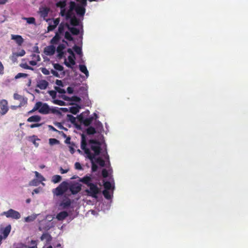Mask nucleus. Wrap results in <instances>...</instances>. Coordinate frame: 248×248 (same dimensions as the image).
Segmentation results:
<instances>
[{
  "instance_id": "1",
  "label": "nucleus",
  "mask_w": 248,
  "mask_h": 248,
  "mask_svg": "<svg viewBox=\"0 0 248 248\" xmlns=\"http://www.w3.org/2000/svg\"><path fill=\"white\" fill-rule=\"evenodd\" d=\"M79 182L82 183L89 187V189H86L85 191L88 195L94 198H97V194L100 192V189L96 184L92 183V177L90 175H86L78 180Z\"/></svg>"
},
{
  "instance_id": "2",
  "label": "nucleus",
  "mask_w": 248,
  "mask_h": 248,
  "mask_svg": "<svg viewBox=\"0 0 248 248\" xmlns=\"http://www.w3.org/2000/svg\"><path fill=\"white\" fill-rule=\"evenodd\" d=\"M87 142L85 139V136L82 134L81 136V148L84 151V153L87 155V157L91 160H93L94 159V155L91 153L90 149L86 147Z\"/></svg>"
},
{
  "instance_id": "3",
  "label": "nucleus",
  "mask_w": 248,
  "mask_h": 248,
  "mask_svg": "<svg viewBox=\"0 0 248 248\" xmlns=\"http://www.w3.org/2000/svg\"><path fill=\"white\" fill-rule=\"evenodd\" d=\"M89 143L91 144V150L94 152L93 155H94V156L99 155L102 150L100 142L95 140L92 139L89 140Z\"/></svg>"
},
{
  "instance_id": "4",
  "label": "nucleus",
  "mask_w": 248,
  "mask_h": 248,
  "mask_svg": "<svg viewBox=\"0 0 248 248\" xmlns=\"http://www.w3.org/2000/svg\"><path fill=\"white\" fill-rule=\"evenodd\" d=\"M68 189V183L64 181L53 190V193L56 196H61L66 192Z\"/></svg>"
},
{
  "instance_id": "5",
  "label": "nucleus",
  "mask_w": 248,
  "mask_h": 248,
  "mask_svg": "<svg viewBox=\"0 0 248 248\" xmlns=\"http://www.w3.org/2000/svg\"><path fill=\"white\" fill-rule=\"evenodd\" d=\"M39 102L41 104L39 107V108L38 109V111L40 113L43 114H47L50 112L54 113L57 112L56 109L54 108L51 109L46 103H43L42 102L40 101Z\"/></svg>"
},
{
  "instance_id": "6",
  "label": "nucleus",
  "mask_w": 248,
  "mask_h": 248,
  "mask_svg": "<svg viewBox=\"0 0 248 248\" xmlns=\"http://www.w3.org/2000/svg\"><path fill=\"white\" fill-rule=\"evenodd\" d=\"M2 215H4L7 218H11L16 220L21 217L20 214L18 211L12 209H10L7 211L3 212Z\"/></svg>"
},
{
  "instance_id": "7",
  "label": "nucleus",
  "mask_w": 248,
  "mask_h": 248,
  "mask_svg": "<svg viewBox=\"0 0 248 248\" xmlns=\"http://www.w3.org/2000/svg\"><path fill=\"white\" fill-rule=\"evenodd\" d=\"M77 119L80 123H82L85 126H89L93 121V117H90L89 118H85L83 114L81 113L77 116Z\"/></svg>"
},
{
  "instance_id": "8",
  "label": "nucleus",
  "mask_w": 248,
  "mask_h": 248,
  "mask_svg": "<svg viewBox=\"0 0 248 248\" xmlns=\"http://www.w3.org/2000/svg\"><path fill=\"white\" fill-rule=\"evenodd\" d=\"M69 189L72 194H76L81 190V185L78 183L72 184L69 186Z\"/></svg>"
},
{
  "instance_id": "9",
  "label": "nucleus",
  "mask_w": 248,
  "mask_h": 248,
  "mask_svg": "<svg viewBox=\"0 0 248 248\" xmlns=\"http://www.w3.org/2000/svg\"><path fill=\"white\" fill-rule=\"evenodd\" d=\"M0 114L2 115H5L8 111V102L5 99L0 100Z\"/></svg>"
},
{
  "instance_id": "10",
  "label": "nucleus",
  "mask_w": 248,
  "mask_h": 248,
  "mask_svg": "<svg viewBox=\"0 0 248 248\" xmlns=\"http://www.w3.org/2000/svg\"><path fill=\"white\" fill-rule=\"evenodd\" d=\"M11 230V226L9 224L5 228L0 229V235H2V239L6 238L9 234Z\"/></svg>"
},
{
  "instance_id": "11",
  "label": "nucleus",
  "mask_w": 248,
  "mask_h": 248,
  "mask_svg": "<svg viewBox=\"0 0 248 248\" xmlns=\"http://www.w3.org/2000/svg\"><path fill=\"white\" fill-rule=\"evenodd\" d=\"M60 21V18H57L49 22V25L47 27V31L49 32L54 30L59 24Z\"/></svg>"
},
{
  "instance_id": "12",
  "label": "nucleus",
  "mask_w": 248,
  "mask_h": 248,
  "mask_svg": "<svg viewBox=\"0 0 248 248\" xmlns=\"http://www.w3.org/2000/svg\"><path fill=\"white\" fill-rule=\"evenodd\" d=\"M85 7L84 6L78 4L75 11L78 16L82 17L84 16L86 12Z\"/></svg>"
},
{
  "instance_id": "13",
  "label": "nucleus",
  "mask_w": 248,
  "mask_h": 248,
  "mask_svg": "<svg viewBox=\"0 0 248 248\" xmlns=\"http://www.w3.org/2000/svg\"><path fill=\"white\" fill-rule=\"evenodd\" d=\"M11 39L15 40L18 46H21L24 42L23 38L19 35L12 34L11 35Z\"/></svg>"
},
{
  "instance_id": "14",
  "label": "nucleus",
  "mask_w": 248,
  "mask_h": 248,
  "mask_svg": "<svg viewBox=\"0 0 248 248\" xmlns=\"http://www.w3.org/2000/svg\"><path fill=\"white\" fill-rule=\"evenodd\" d=\"M48 85V83L46 80H39L37 84L36 87L41 90H45Z\"/></svg>"
},
{
  "instance_id": "15",
  "label": "nucleus",
  "mask_w": 248,
  "mask_h": 248,
  "mask_svg": "<svg viewBox=\"0 0 248 248\" xmlns=\"http://www.w3.org/2000/svg\"><path fill=\"white\" fill-rule=\"evenodd\" d=\"M69 26V24L67 23H64L62 22L60 24L58 27V31L56 33H59V34H63L64 31V30L65 28L68 29V27Z\"/></svg>"
},
{
  "instance_id": "16",
  "label": "nucleus",
  "mask_w": 248,
  "mask_h": 248,
  "mask_svg": "<svg viewBox=\"0 0 248 248\" xmlns=\"http://www.w3.org/2000/svg\"><path fill=\"white\" fill-rule=\"evenodd\" d=\"M75 56H69L68 57V59L69 62H68L66 61H65L64 63L68 67H72L71 65H75Z\"/></svg>"
},
{
  "instance_id": "17",
  "label": "nucleus",
  "mask_w": 248,
  "mask_h": 248,
  "mask_svg": "<svg viewBox=\"0 0 248 248\" xmlns=\"http://www.w3.org/2000/svg\"><path fill=\"white\" fill-rule=\"evenodd\" d=\"M68 216L66 211H62L58 213L56 216V218L58 220H63Z\"/></svg>"
},
{
  "instance_id": "18",
  "label": "nucleus",
  "mask_w": 248,
  "mask_h": 248,
  "mask_svg": "<svg viewBox=\"0 0 248 248\" xmlns=\"http://www.w3.org/2000/svg\"><path fill=\"white\" fill-rule=\"evenodd\" d=\"M65 48V46L63 44H60L57 48V51L58 53V57L62 58L63 55V49Z\"/></svg>"
},
{
  "instance_id": "19",
  "label": "nucleus",
  "mask_w": 248,
  "mask_h": 248,
  "mask_svg": "<svg viewBox=\"0 0 248 248\" xmlns=\"http://www.w3.org/2000/svg\"><path fill=\"white\" fill-rule=\"evenodd\" d=\"M45 51L47 55H52L55 52V47L53 46H50L45 48Z\"/></svg>"
},
{
  "instance_id": "20",
  "label": "nucleus",
  "mask_w": 248,
  "mask_h": 248,
  "mask_svg": "<svg viewBox=\"0 0 248 248\" xmlns=\"http://www.w3.org/2000/svg\"><path fill=\"white\" fill-rule=\"evenodd\" d=\"M41 117L39 115H33L31 117H30L27 119V122L31 123V122H39L41 121Z\"/></svg>"
},
{
  "instance_id": "21",
  "label": "nucleus",
  "mask_w": 248,
  "mask_h": 248,
  "mask_svg": "<svg viewBox=\"0 0 248 248\" xmlns=\"http://www.w3.org/2000/svg\"><path fill=\"white\" fill-rule=\"evenodd\" d=\"M61 38V37L60 36V34H59V33H55V35L52 38V39L51 40V43L52 44H57L58 42L60 41V39Z\"/></svg>"
},
{
  "instance_id": "22",
  "label": "nucleus",
  "mask_w": 248,
  "mask_h": 248,
  "mask_svg": "<svg viewBox=\"0 0 248 248\" xmlns=\"http://www.w3.org/2000/svg\"><path fill=\"white\" fill-rule=\"evenodd\" d=\"M66 4V1L65 0L60 1L56 3V6L58 7H60L62 9H63V10H62V11H61V13H62V16H63V13L65 11L64 8L65 7Z\"/></svg>"
},
{
  "instance_id": "23",
  "label": "nucleus",
  "mask_w": 248,
  "mask_h": 248,
  "mask_svg": "<svg viewBox=\"0 0 248 248\" xmlns=\"http://www.w3.org/2000/svg\"><path fill=\"white\" fill-rule=\"evenodd\" d=\"M70 24L73 26H78L79 25V20L74 15L73 17L70 20Z\"/></svg>"
},
{
  "instance_id": "24",
  "label": "nucleus",
  "mask_w": 248,
  "mask_h": 248,
  "mask_svg": "<svg viewBox=\"0 0 248 248\" xmlns=\"http://www.w3.org/2000/svg\"><path fill=\"white\" fill-rule=\"evenodd\" d=\"M67 121H70L72 124L75 125L77 127H78L77 124L76 118L71 114H67L66 116Z\"/></svg>"
},
{
  "instance_id": "25",
  "label": "nucleus",
  "mask_w": 248,
  "mask_h": 248,
  "mask_svg": "<svg viewBox=\"0 0 248 248\" xmlns=\"http://www.w3.org/2000/svg\"><path fill=\"white\" fill-rule=\"evenodd\" d=\"M29 140L32 142L34 146L37 147L39 144L36 142V140H40V139L37 138L35 135H33L29 137Z\"/></svg>"
},
{
  "instance_id": "26",
  "label": "nucleus",
  "mask_w": 248,
  "mask_h": 248,
  "mask_svg": "<svg viewBox=\"0 0 248 248\" xmlns=\"http://www.w3.org/2000/svg\"><path fill=\"white\" fill-rule=\"evenodd\" d=\"M68 29L73 35H77L79 33V30L76 28L71 27L69 25Z\"/></svg>"
},
{
  "instance_id": "27",
  "label": "nucleus",
  "mask_w": 248,
  "mask_h": 248,
  "mask_svg": "<svg viewBox=\"0 0 248 248\" xmlns=\"http://www.w3.org/2000/svg\"><path fill=\"white\" fill-rule=\"evenodd\" d=\"M80 71L83 73L87 77L89 75V72L85 65L80 64L79 66Z\"/></svg>"
},
{
  "instance_id": "28",
  "label": "nucleus",
  "mask_w": 248,
  "mask_h": 248,
  "mask_svg": "<svg viewBox=\"0 0 248 248\" xmlns=\"http://www.w3.org/2000/svg\"><path fill=\"white\" fill-rule=\"evenodd\" d=\"M37 217L36 215H32L31 216H29L27 217H26L24 218V220L26 222H30L34 221Z\"/></svg>"
},
{
  "instance_id": "29",
  "label": "nucleus",
  "mask_w": 248,
  "mask_h": 248,
  "mask_svg": "<svg viewBox=\"0 0 248 248\" xmlns=\"http://www.w3.org/2000/svg\"><path fill=\"white\" fill-rule=\"evenodd\" d=\"M42 241L46 239L47 241H49L51 239V235L48 233H44L40 237Z\"/></svg>"
},
{
  "instance_id": "30",
  "label": "nucleus",
  "mask_w": 248,
  "mask_h": 248,
  "mask_svg": "<svg viewBox=\"0 0 248 248\" xmlns=\"http://www.w3.org/2000/svg\"><path fill=\"white\" fill-rule=\"evenodd\" d=\"M79 108H80V107L78 106L71 107L70 108L69 110H70V112L71 113L75 115L79 112Z\"/></svg>"
},
{
  "instance_id": "31",
  "label": "nucleus",
  "mask_w": 248,
  "mask_h": 248,
  "mask_svg": "<svg viewBox=\"0 0 248 248\" xmlns=\"http://www.w3.org/2000/svg\"><path fill=\"white\" fill-rule=\"evenodd\" d=\"M95 129L93 126H90L86 129V133L88 135H93L96 133Z\"/></svg>"
},
{
  "instance_id": "32",
  "label": "nucleus",
  "mask_w": 248,
  "mask_h": 248,
  "mask_svg": "<svg viewBox=\"0 0 248 248\" xmlns=\"http://www.w3.org/2000/svg\"><path fill=\"white\" fill-rule=\"evenodd\" d=\"M26 52L24 49H22L20 52L17 53H13V57H15V59H16L18 57H22L25 54Z\"/></svg>"
},
{
  "instance_id": "33",
  "label": "nucleus",
  "mask_w": 248,
  "mask_h": 248,
  "mask_svg": "<svg viewBox=\"0 0 248 248\" xmlns=\"http://www.w3.org/2000/svg\"><path fill=\"white\" fill-rule=\"evenodd\" d=\"M23 19L25 20L29 24H34L35 23V19L33 17H24Z\"/></svg>"
},
{
  "instance_id": "34",
  "label": "nucleus",
  "mask_w": 248,
  "mask_h": 248,
  "mask_svg": "<svg viewBox=\"0 0 248 248\" xmlns=\"http://www.w3.org/2000/svg\"><path fill=\"white\" fill-rule=\"evenodd\" d=\"M62 180V177L59 175H55L52 177V181L54 183H57L61 181Z\"/></svg>"
},
{
  "instance_id": "35",
  "label": "nucleus",
  "mask_w": 248,
  "mask_h": 248,
  "mask_svg": "<svg viewBox=\"0 0 248 248\" xmlns=\"http://www.w3.org/2000/svg\"><path fill=\"white\" fill-rule=\"evenodd\" d=\"M71 202L69 199H67L65 201H63L61 205L64 208H67L71 205Z\"/></svg>"
},
{
  "instance_id": "36",
  "label": "nucleus",
  "mask_w": 248,
  "mask_h": 248,
  "mask_svg": "<svg viewBox=\"0 0 248 248\" xmlns=\"http://www.w3.org/2000/svg\"><path fill=\"white\" fill-rule=\"evenodd\" d=\"M34 173L35 174L36 177L38 179L40 182L45 181V178L38 172L35 171Z\"/></svg>"
},
{
  "instance_id": "37",
  "label": "nucleus",
  "mask_w": 248,
  "mask_h": 248,
  "mask_svg": "<svg viewBox=\"0 0 248 248\" xmlns=\"http://www.w3.org/2000/svg\"><path fill=\"white\" fill-rule=\"evenodd\" d=\"M64 38L66 40L72 41H73L74 39L73 37L71 36V34L68 31H66L64 33Z\"/></svg>"
},
{
  "instance_id": "38",
  "label": "nucleus",
  "mask_w": 248,
  "mask_h": 248,
  "mask_svg": "<svg viewBox=\"0 0 248 248\" xmlns=\"http://www.w3.org/2000/svg\"><path fill=\"white\" fill-rule=\"evenodd\" d=\"M41 104L40 102H37L32 109L28 112L29 114L33 113L36 110H37L39 108V107Z\"/></svg>"
},
{
  "instance_id": "39",
  "label": "nucleus",
  "mask_w": 248,
  "mask_h": 248,
  "mask_svg": "<svg viewBox=\"0 0 248 248\" xmlns=\"http://www.w3.org/2000/svg\"><path fill=\"white\" fill-rule=\"evenodd\" d=\"M53 103L59 106H65V102L63 101L58 100V99H54L53 100Z\"/></svg>"
},
{
  "instance_id": "40",
  "label": "nucleus",
  "mask_w": 248,
  "mask_h": 248,
  "mask_svg": "<svg viewBox=\"0 0 248 248\" xmlns=\"http://www.w3.org/2000/svg\"><path fill=\"white\" fill-rule=\"evenodd\" d=\"M96 162L101 167H104L105 165V161L101 157H98L96 159Z\"/></svg>"
},
{
  "instance_id": "41",
  "label": "nucleus",
  "mask_w": 248,
  "mask_h": 248,
  "mask_svg": "<svg viewBox=\"0 0 248 248\" xmlns=\"http://www.w3.org/2000/svg\"><path fill=\"white\" fill-rule=\"evenodd\" d=\"M103 194L106 199L109 200L111 199V195L108 190H104L103 191Z\"/></svg>"
},
{
  "instance_id": "42",
  "label": "nucleus",
  "mask_w": 248,
  "mask_h": 248,
  "mask_svg": "<svg viewBox=\"0 0 248 248\" xmlns=\"http://www.w3.org/2000/svg\"><path fill=\"white\" fill-rule=\"evenodd\" d=\"M54 68L55 70H58L59 71H62L63 70V67L62 65L60 64L59 63H54L53 64Z\"/></svg>"
},
{
  "instance_id": "43",
  "label": "nucleus",
  "mask_w": 248,
  "mask_h": 248,
  "mask_svg": "<svg viewBox=\"0 0 248 248\" xmlns=\"http://www.w3.org/2000/svg\"><path fill=\"white\" fill-rule=\"evenodd\" d=\"M73 49L74 51L78 54V55H81L82 54V49L81 48L78 46H77L75 45L73 47Z\"/></svg>"
},
{
  "instance_id": "44",
  "label": "nucleus",
  "mask_w": 248,
  "mask_h": 248,
  "mask_svg": "<svg viewBox=\"0 0 248 248\" xmlns=\"http://www.w3.org/2000/svg\"><path fill=\"white\" fill-rule=\"evenodd\" d=\"M78 4H77L74 1H71L70 2V6L69 10L70 11H73L74 10H76V7H77Z\"/></svg>"
},
{
  "instance_id": "45",
  "label": "nucleus",
  "mask_w": 248,
  "mask_h": 248,
  "mask_svg": "<svg viewBox=\"0 0 248 248\" xmlns=\"http://www.w3.org/2000/svg\"><path fill=\"white\" fill-rule=\"evenodd\" d=\"M49 9L47 8H43L41 11L42 16L44 17H46L47 16L48 13Z\"/></svg>"
},
{
  "instance_id": "46",
  "label": "nucleus",
  "mask_w": 248,
  "mask_h": 248,
  "mask_svg": "<svg viewBox=\"0 0 248 248\" xmlns=\"http://www.w3.org/2000/svg\"><path fill=\"white\" fill-rule=\"evenodd\" d=\"M59 140L56 139H53L51 138L49 140V143L51 145H53L54 144H58L59 143Z\"/></svg>"
},
{
  "instance_id": "47",
  "label": "nucleus",
  "mask_w": 248,
  "mask_h": 248,
  "mask_svg": "<svg viewBox=\"0 0 248 248\" xmlns=\"http://www.w3.org/2000/svg\"><path fill=\"white\" fill-rule=\"evenodd\" d=\"M20 66L24 69H28V70H33V68L32 67L29 66L26 63H21L20 64Z\"/></svg>"
},
{
  "instance_id": "48",
  "label": "nucleus",
  "mask_w": 248,
  "mask_h": 248,
  "mask_svg": "<svg viewBox=\"0 0 248 248\" xmlns=\"http://www.w3.org/2000/svg\"><path fill=\"white\" fill-rule=\"evenodd\" d=\"M104 186L105 188V190H109L111 187V183L109 181L105 182L104 183Z\"/></svg>"
},
{
  "instance_id": "49",
  "label": "nucleus",
  "mask_w": 248,
  "mask_h": 248,
  "mask_svg": "<svg viewBox=\"0 0 248 248\" xmlns=\"http://www.w3.org/2000/svg\"><path fill=\"white\" fill-rule=\"evenodd\" d=\"M75 144L73 142H72L71 144H70V146H69V151L72 154H73L75 152Z\"/></svg>"
},
{
  "instance_id": "50",
  "label": "nucleus",
  "mask_w": 248,
  "mask_h": 248,
  "mask_svg": "<svg viewBox=\"0 0 248 248\" xmlns=\"http://www.w3.org/2000/svg\"><path fill=\"white\" fill-rule=\"evenodd\" d=\"M28 76V74L25 73H18L16 76L15 78L17 79L20 78H26Z\"/></svg>"
},
{
  "instance_id": "51",
  "label": "nucleus",
  "mask_w": 248,
  "mask_h": 248,
  "mask_svg": "<svg viewBox=\"0 0 248 248\" xmlns=\"http://www.w3.org/2000/svg\"><path fill=\"white\" fill-rule=\"evenodd\" d=\"M31 57H32V59L33 60H36L38 62H39L41 60V58L40 57V56L38 54H32L31 55Z\"/></svg>"
},
{
  "instance_id": "52",
  "label": "nucleus",
  "mask_w": 248,
  "mask_h": 248,
  "mask_svg": "<svg viewBox=\"0 0 248 248\" xmlns=\"http://www.w3.org/2000/svg\"><path fill=\"white\" fill-rule=\"evenodd\" d=\"M40 70L42 73L45 75H48L50 73L49 71L45 67L40 68Z\"/></svg>"
},
{
  "instance_id": "53",
  "label": "nucleus",
  "mask_w": 248,
  "mask_h": 248,
  "mask_svg": "<svg viewBox=\"0 0 248 248\" xmlns=\"http://www.w3.org/2000/svg\"><path fill=\"white\" fill-rule=\"evenodd\" d=\"M72 12V11L68 10V12H67V13L66 14V18L67 19L70 20L71 19V18L73 17V16L74 15H73Z\"/></svg>"
},
{
  "instance_id": "54",
  "label": "nucleus",
  "mask_w": 248,
  "mask_h": 248,
  "mask_svg": "<svg viewBox=\"0 0 248 248\" xmlns=\"http://www.w3.org/2000/svg\"><path fill=\"white\" fill-rule=\"evenodd\" d=\"M55 90L60 93H65V91L64 89L61 88L59 87L55 86L54 87Z\"/></svg>"
},
{
  "instance_id": "55",
  "label": "nucleus",
  "mask_w": 248,
  "mask_h": 248,
  "mask_svg": "<svg viewBox=\"0 0 248 248\" xmlns=\"http://www.w3.org/2000/svg\"><path fill=\"white\" fill-rule=\"evenodd\" d=\"M92 161V170L93 172H95L97 170V169H98V166H97V165H96L93 162V160H91Z\"/></svg>"
},
{
  "instance_id": "56",
  "label": "nucleus",
  "mask_w": 248,
  "mask_h": 248,
  "mask_svg": "<svg viewBox=\"0 0 248 248\" xmlns=\"http://www.w3.org/2000/svg\"><path fill=\"white\" fill-rule=\"evenodd\" d=\"M48 93L52 97L53 99H54L56 97V92L55 91L51 90L48 91Z\"/></svg>"
},
{
  "instance_id": "57",
  "label": "nucleus",
  "mask_w": 248,
  "mask_h": 248,
  "mask_svg": "<svg viewBox=\"0 0 248 248\" xmlns=\"http://www.w3.org/2000/svg\"><path fill=\"white\" fill-rule=\"evenodd\" d=\"M55 125L57 126L58 128H59L60 129L64 130L65 131H67V129L65 127H64L61 123H57Z\"/></svg>"
},
{
  "instance_id": "58",
  "label": "nucleus",
  "mask_w": 248,
  "mask_h": 248,
  "mask_svg": "<svg viewBox=\"0 0 248 248\" xmlns=\"http://www.w3.org/2000/svg\"><path fill=\"white\" fill-rule=\"evenodd\" d=\"M102 175L104 178H107L108 177V170L106 169H103L102 171Z\"/></svg>"
},
{
  "instance_id": "59",
  "label": "nucleus",
  "mask_w": 248,
  "mask_h": 248,
  "mask_svg": "<svg viewBox=\"0 0 248 248\" xmlns=\"http://www.w3.org/2000/svg\"><path fill=\"white\" fill-rule=\"evenodd\" d=\"M75 168L76 170H83L82 167L79 162H76L75 164Z\"/></svg>"
},
{
  "instance_id": "60",
  "label": "nucleus",
  "mask_w": 248,
  "mask_h": 248,
  "mask_svg": "<svg viewBox=\"0 0 248 248\" xmlns=\"http://www.w3.org/2000/svg\"><path fill=\"white\" fill-rule=\"evenodd\" d=\"M42 125V124H38V123L33 124H31L30 125V127L31 128H35V127H39V126H41Z\"/></svg>"
},
{
  "instance_id": "61",
  "label": "nucleus",
  "mask_w": 248,
  "mask_h": 248,
  "mask_svg": "<svg viewBox=\"0 0 248 248\" xmlns=\"http://www.w3.org/2000/svg\"><path fill=\"white\" fill-rule=\"evenodd\" d=\"M80 3L81 5L86 6L87 5V0H77Z\"/></svg>"
},
{
  "instance_id": "62",
  "label": "nucleus",
  "mask_w": 248,
  "mask_h": 248,
  "mask_svg": "<svg viewBox=\"0 0 248 248\" xmlns=\"http://www.w3.org/2000/svg\"><path fill=\"white\" fill-rule=\"evenodd\" d=\"M56 84L58 86H61V87L63 86V83H62V81L61 80L57 79L56 81Z\"/></svg>"
},
{
  "instance_id": "63",
  "label": "nucleus",
  "mask_w": 248,
  "mask_h": 248,
  "mask_svg": "<svg viewBox=\"0 0 248 248\" xmlns=\"http://www.w3.org/2000/svg\"><path fill=\"white\" fill-rule=\"evenodd\" d=\"M51 73L53 74V76H55L56 77H59V74L55 70L52 69L51 70Z\"/></svg>"
},
{
  "instance_id": "64",
  "label": "nucleus",
  "mask_w": 248,
  "mask_h": 248,
  "mask_svg": "<svg viewBox=\"0 0 248 248\" xmlns=\"http://www.w3.org/2000/svg\"><path fill=\"white\" fill-rule=\"evenodd\" d=\"M80 98L79 97L74 96L72 98V100L76 101V102H79L80 101Z\"/></svg>"
}]
</instances>
